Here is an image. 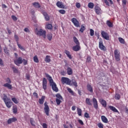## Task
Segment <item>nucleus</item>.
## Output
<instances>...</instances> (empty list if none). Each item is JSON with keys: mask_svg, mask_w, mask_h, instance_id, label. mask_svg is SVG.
I'll return each mask as SVG.
<instances>
[{"mask_svg": "<svg viewBox=\"0 0 128 128\" xmlns=\"http://www.w3.org/2000/svg\"><path fill=\"white\" fill-rule=\"evenodd\" d=\"M45 76L46 78H48V80L50 84V86H52V90H54V92H58V86H56V84L54 82V80H52V76H50L47 73H45Z\"/></svg>", "mask_w": 128, "mask_h": 128, "instance_id": "nucleus-1", "label": "nucleus"}, {"mask_svg": "<svg viewBox=\"0 0 128 128\" xmlns=\"http://www.w3.org/2000/svg\"><path fill=\"white\" fill-rule=\"evenodd\" d=\"M2 100H4L6 106L8 108H12V102L10 100V98L8 97V96L6 94H4V97L2 98Z\"/></svg>", "mask_w": 128, "mask_h": 128, "instance_id": "nucleus-2", "label": "nucleus"}, {"mask_svg": "<svg viewBox=\"0 0 128 128\" xmlns=\"http://www.w3.org/2000/svg\"><path fill=\"white\" fill-rule=\"evenodd\" d=\"M35 34L37 36H42L44 38H46V32L42 29L38 30V28H36Z\"/></svg>", "mask_w": 128, "mask_h": 128, "instance_id": "nucleus-3", "label": "nucleus"}, {"mask_svg": "<svg viewBox=\"0 0 128 128\" xmlns=\"http://www.w3.org/2000/svg\"><path fill=\"white\" fill-rule=\"evenodd\" d=\"M6 84H4L3 86L4 88H7L8 90H12V86L10 84H12V80H10V78H8L6 79Z\"/></svg>", "mask_w": 128, "mask_h": 128, "instance_id": "nucleus-4", "label": "nucleus"}, {"mask_svg": "<svg viewBox=\"0 0 128 128\" xmlns=\"http://www.w3.org/2000/svg\"><path fill=\"white\" fill-rule=\"evenodd\" d=\"M114 54L115 60L116 62H120V50L116 49L114 50Z\"/></svg>", "mask_w": 128, "mask_h": 128, "instance_id": "nucleus-5", "label": "nucleus"}, {"mask_svg": "<svg viewBox=\"0 0 128 128\" xmlns=\"http://www.w3.org/2000/svg\"><path fill=\"white\" fill-rule=\"evenodd\" d=\"M61 82L62 84H66L70 85V82H72V80H70L68 78L66 77H62L61 78Z\"/></svg>", "mask_w": 128, "mask_h": 128, "instance_id": "nucleus-6", "label": "nucleus"}, {"mask_svg": "<svg viewBox=\"0 0 128 128\" xmlns=\"http://www.w3.org/2000/svg\"><path fill=\"white\" fill-rule=\"evenodd\" d=\"M44 112L47 116H50V107L48 106V102H45L44 103Z\"/></svg>", "mask_w": 128, "mask_h": 128, "instance_id": "nucleus-7", "label": "nucleus"}, {"mask_svg": "<svg viewBox=\"0 0 128 128\" xmlns=\"http://www.w3.org/2000/svg\"><path fill=\"white\" fill-rule=\"evenodd\" d=\"M101 34L103 38H104V40H110V35L108 34V32L103 30L102 31Z\"/></svg>", "mask_w": 128, "mask_h": 128, "instance_id": "nucleus-8", "label": "nucleus"}, {"mask_svg": "<svg viewBox=\"0 0 128 128\" xmlns=\"http://www.w3.org/2000/svg\"><path fill=\"white\" fill-rule=\"evenodd\" d=\"M22 62H24V61L22 57H19L14 60V63L15 64H16V66H20V64H22Z\"/></svg>", "mask_w": 128, "mask_h": 128, "instance_id": "nucleus-9", "label": "nucleus"}, {"mask_svg": "<svg viewBox=\"0 0 128 128\" xmlns=\"http://www.w3.org/2000/svg\"><path fill=\"white\" fill-rule=\"evenodd\" d=\"M42 86L44 90H46V88H48V80H46V78H43Z\"/></svg>", "mask_w": 128, "mask_h": 128, "instance_id": "nucleus-10", "label": "nucleus"}, {"mask_svg": "<svg viewBox=\"0 0 128 128\" xmlns=\"http://www.w3.org/2000/svg\"><path fill=\"white\" fill-rule=\"evenodd\" d=\"M98 48L101 50H103V52H106V48L105 47V46L104 45V43L102 42V40H100L99 42Z\"/></svg>", "mask_w": 128, "mask_h": 128, "instance_id": "nucleus-11", "label": "nucleus"}, {"mask_svg": "<svg viewBox=\"0 0 128 128\" xmlns=\"http://www.w3.org/2000/svg\"><path fill=\"white\" fill-rule=\"evenodd\" d=\"M71 22H72V24H74V26L76 28H80V22L78 20H76V18H72L71 20Z\"/></svg>", "mask_w": 128, "mask_h": 128, "instance_id": "nucleus-12", "label": "nucleus"}, {"mask_svg": "<svg viewBox=\"0 0 128 128\" xmlns=\"http://www.w3.org/2000/svg\"><path fill=\"white\" fill-rule=\"evenodd\" d=\"M72 50L74 52H78V50H80V44H76V46H72Z\"/></svg>", "mask_w": 128, "mask_h": 128, "instance_id": "nucleus-13", "label": "nucleus"}, {"mask_svg": "<svg viewBox=\"0 0 128 128\" xmlns=\"http://www.w3.org/2000/svg\"><path fill=\"white\" fill-rule=\"evenodd\" d=\"M94 12L96 14H100V12H102V9L100 7L98 6H96L94 7Z\"/></svg>", "mask_w": 128, "mask_h": 128, "instance_id": "nucleus-14", "label": "nucleus"}, {"mask_svg": "<svg viewBox=\"0 0 128 128\" xmlns=\"http://www.w3.org/2000/svg\"><path fill=\"white\" fill-rule=\"evenodd\" d=\"M92 102L94 108L98 110V100H96V98H92Z\"/></svg>", "mask_w": 128, "mask_h": 128, "instance_id": "nucleus-15", "label": "nucleus"}, {"mask_svg": "<svg viewBox=\"0 0 128 128\" xmlns=\"http://www.w3.org/2000/svg\"><path fill=\"white\" fill-rule=\"evenodd\" d=\"M17 120L18 119L14 117L12 118H9L7 122L8 124H12V122H16Z\"/></svg>", "mask_w": 128, "mask_h": 128, "instance_id": "nucleus-16", "label": "nucleus"}, {"mask_svg": "<svg viewBox=\"0 0 128 128\" xmlns=\"http://www.w3.org/2000/svg\"><path fill=\"white\" fill-rule=\"evenodd\" d=\"M42 14L44 16V18L46 22H48V20H50V16H48V13L44 11H42Z\"/></svg>", "mask_w": 128, "mask_h": 128, "instance_id": "nucleus-17", "label": "nucleus"}, {"mask_svg": "<svg viewBox=\"0 0 128 128\" xmlns=\"http://www.w3.org/2000/svg\"><path fill=\"white\" fill-rule=\"evenodd\" d=\"M56 6L59 8H64V5L62 4V2L58 1L56 4Z\"/></svg>", "mask_w": 128, "mask_h": 128, "instance_id": "nucleus-18", "label": "nucleus"}, {"mask_svg": "<svg viewBox=\"0 0 128 128\" xmlns=\"http://www.w3.org/2000/svg\"><path fill=\"white\" fill-rule=\"evenodd\" d=\"M86 88L87 90H88V92H90L91 94H92V92H94V88H92V85H90V84H87Z\"/></svg>", "mask_w": 128, "mask_h": 128, "instance_id": "nucleus-19", "label": "nucleus"}, {"mask_svg": "<svg viewBox=\"0 0 128 128\" xmlns=\"http://www.w3.org/2000/svg\"><path fill=\"white\" fill-rule=\"evenodd\" d=\"M99 102L104 108H106V101L104 99H100Z\"/></svg>", "mask_w": 128, "mask_h": 128, "instance_id": "nucleus-20", "label": "nucleus"}, {"mask_svg": "<svg viewBox=\"0 0 128 128\" xmlns=\"http://www.w3.org/2000/svg\"><path fill=\"white\" fill-rule=\"evenodd\" d=\"M110 110H112V112H118V114H120V112L116 108V107L112 106H108Z\"/></svg>", "mask_w": 128, "mask_h": 128, "instance_id": "nucleus-21", "label": "nucleus"}, {"mask_svg": "<svg viewBox=\"0 0 128 128\" xmlns=\"http://www.w3.org/2000/svg\"><path fill=\"white\" fill-rule=\"evenodd\" d=\"M101 120L102 122H104V124H108V118L104 116H101Z\"/></svg>", "mask_w": 128, "mask_h": 128, "instance_id": "nucleus-22", "label": "nucleus"}, {"mask_svg": "<svg viewBox=\"0 0 128 128\" xmlns=\"http://www.w3.org/2000/svg\"><path fill=\"white\" fill-rule=\"evenodd\" d=\"M64 53L66 54L67 56L70 58V60H72V54H70V52L68 50H65Z\"/></svg>", "mask_w": 128, "mask_h": 128, "instance_id": "nucleus-23", "label": "nucleus"}, {"mask_svg": "<svg viewBox=\"0 0 128 128\" xmlns=\"http://www.w3.org/2000/svg\"><path fill=\"white\" fill-rule=\"evenodd\" d=\"M32 6H34V8H40L41 6L38 2H34L32 3Z\"/></svg>", "mask_w": 128, "mask_h": 128, "instance_id": "nucleus-24", "label": "nucleus"}, {"mask_svg": "<svg viewBox=\"0 0 128 128\" xmlns=\"http://www.w3.org/2000/svg\"><path fill=\"white\" fill-rule=\"evenodd\" d=\"M46 99V96H42L41 98L39 99L38 102L40 104H42L44 102V100Z\"/></svg>", "mask_w": 128, "mask_h": 128, "instance_id": "nucleus-25", "label": "nucleus"}, {"mask_svg": "<svg viewBox=\"0 0 128 128\" xmlns=\"http://www.w3.org/2000/svg\"><path fill=\"white\" fill-rule=\"evenodd\" d=\"M12 100L14 102V104H18L20 102V100L16 98H12Z\"/></svg>", "mask_w": 128, "mask_h": 128, "instance_id": "nucleus-26", "label": "nucleus"}, {"mask_svg": "<svg viewBox=\"0 0 128 128\" xmlns=\"http://www.w3.org/2000/svg\"><path fill=\"white\" fill-rule=\"evenodd\" d=\"M86 104H88V106H92V100H90V98H86Z\"/></svg>", "mask_w": 128, "mask_h": 128, "instance_id": "nucleus-27", "label": "nucleus"}, {"mask_svg": "<svg viewBox=\"0 0 128 128\" xmlns=\"http://www.w3.org/2000/svg\"><path fill=\"white\" fill-rule=\"evenodd\" d=\"M67 74L68 76H72V69L68 67L67 68Z\"/></svg>", "mask_w": 128, "mask_h": 128, "instance_id": "nucleus-28", "label": "nucleus"}, {"mask_svg": "<svg viewBox=\"0 0 128 128\" xmlns=\"http://www.w3.org/2000/svg\"><path fill=\"white\" fill-rule=\"evenodd\" d=\"M44 61L46 62H50V56L48 55L46 56Z\"/></svg>", "mask_w": 128, "mask_h": 128, "instance_id": "nucleus-29", "label": "nucleus"}, {"mask_svg": "<svg viewBox=\"0 0 128 128\" xmlns=\"http://www.w3.org/2000/svg\"><path fill=\"white\" fill-rule=\"evenodd\" d=\"M73 40L76 44H80V41H78V38H76V36L73 37Z\"/></svg>", "mask_w": 128, "mask_h": 128, "instance_id": "nucleus-30", "label": "nucleus"}, {"mask_svg": "<svg viewBox=\"0 0 128 128\" xmlns=\"http://www.w3.org/2000/svg\"><path fill=\"white\" fill-rule=\"evenodd\" d=\"M106 24L109 28H112V26H114V24L110 20L106 21Z\"/></svg>", "mask_w": 128, "mask_h": 128, "instance_id": "nucleus-31", "label": "nucleus"}, {"mask_svg": "<svg viewBox=\"0 0 128 128\" xmlns=\"http://www.w3.org/2000/svg\"><path fill=\"white\" fill-rule=\"evenodd\" d=\"M77 112H78V116H82V109H80V108H77Z\"/></svg>", "mask_w": 128, "mask_h": 128, "instance_id": "nucleus-32", "label": "nucleus"}, {"mask_svg": "<svg viewBox=\"0 0 128 128\" xmlns=\"http://www.w3.org/2000/svg\"><path fill=\"white\" fill-rule=\"evenodd\" d=\"M94 4L92 2H89L88 4V8H94Z\"/></svg>", "mask_w": 128, "mask_h": 128, "instance_id": "nucleus-33", "label": "nucleus"}, {"mask_svg": "<svg viewBox=\"0 0 128 128\" xmlns=\"http://www.w3.org/2000/svg\"><path fill=\"white\" fill-rule=\"evenodd\" d=\"M114 98H115V100H120V94L118 93L116 94L115 96H114Z\"/></svg>", "mask_w": 128, "mask_h": 128, "instance_id": "nucleus-34", "label": "nucleus"}, {"mask_svg": "<svg viewBox=\"0 0 128 128\" xmlns=\"http://www.w3.org/2000/svg\"><path fill=\"white\" fill-rule=\"evenodd\" d=\"M46 26L48 30H52V25L51 24H47Z\"/></svg>", "mask_w": 128, "mask_h": 128, "instance_id": "nucleus-35", "label": "nucleus"}, {"mask_svg": "<svg viewBox=\"0 0 128 128\" xmlns=\"http://www.w3.org/2000/svg\"><path fill=\"white\" fill-rule=\"evenodd\" d=\"M71 82H72V84L73 86H76H76H78V83L76 82V80L73 79L72 80Z\"/></svg>", "mask_w": 128, "mask_h": 128, "instance_id": "nucleus-36", "label": "nucleus"}, {"mask_svg": "<svg viewBox=\"0 0 128 128\" xmlns=\"http://www.w3.org/2000/svg\"><path fill=\"white\" fill-rule=\"evenodd\" d=\"M12 112L14 114H16V112H18V108L16 106H13Z\"/></svg>", "mask_w": 128, "mask_h": 128, "instance_id": "nucleus-37", "label": "nucleus"}, {"mask_svg": "<svg viewBox=\"0 0 128 128\" xmlns=\"http://www.w3.org/2000/svg\"><path fill=\"white\" fill-rule=\"evenodd\" d=\"M47 38H48V40H52V34H48Z\"/></svg>", "mask_w": 128, "mask_h": 128, "instance_id": "nucleus-38", "label": "nucleus"}, {"mask_svg": "<svg viewBox=\"0 0 128 128\" xmlns=\"http://www.w3.org/2000/svg\"><path fill=\"white\" fill-rule=\"evenodd\" d=\"M118 40L120 44H124V40L122 38H118Z\"/></svg>", "mask_w": 128, "mask_h": 128, "instance_id": "nucleus-39", "label": "nucleus"}, {"mask_svg": "<svg viewBox=\"0 0 128 128\" xmlns=\"http://www.w3.org/2000/svg\"><path fill=\"white\" fill-rule=\"evenodd\" d=\"M17 45L18 48H20V50H26L24 49V46H22V45H20V44L17 43Z\"/></svg>", "mask_w": 128, "mask_h": 128, "instance_id": "nucleus-40", "label": "nucleus"}, {"mask_svg": "<svg viewBox=\"0 0 128 128\" xmlns=\"http://www.w3.org/2000/svg\"><path fill=\"white\" fill-rule=\"evenodd\" d=\"M56 98H58V100H63L62 96V95H60V94H56Z\"/></svg>", "mask_w": 128, "mask_h": 128, "instance_id": "nucleus-41", "label": "nucleus"}, {"mask_svg": "<svg viewBox=\"0 0 128 128\" xmlns=\"http://www.w3.org/2000/svg\"><path fill=\"white\" fill-rule=\"evenodd\" d=\"M84 30H86V27H84V26H82L80 30V32H84Z\"/></svg>", "mask_w": 128, "mask_h": 128, "instance_id": "nucleus-42", "label": "nucleus"}, {"mask_svg": "<svg viewBox=\"0 0 128 128\" xmlns=\"http://www.w3.org/2000/svg\"><path fill=\"white\" fill-rule=\"evenodd\" d=\"M56 104H58V106H60V103L62 102V100L56 98Z\"/></svg>", "mask_w": 128, "mask_h": 128, "instance_id": "nucleus-43", "label": "nucleus"}, {"mask_svg": "<svg viewBox=\"0 0 128 128\" xmlns=\"http://www.w3.org/2000/svg\"><path fill=\"white\" fill-rule=\"evenodd\" d=\"M12 69L13 70L14 72V74H18V70L16 69V67L12 66Z\"/></svg>", "mask_w": 128, "mask_h": 128, "instance_id": "nucleus-44", "label": "nucleus"}, {"mask_svg": "<svg viewBox=\"0 0 128 128\" xmlns=\"http://www.w3.org/2000/svg\"><path fill=\"white\" fill-rule=\"evenodd\" d=\"M34 62H38V58L37 56H35L34 57Z\"/></svg>", "mask_w": 128, "mask_h": 128, "instance_id": "nucleus-45", "label": "nucleus"}, {"mask_svg": "<svg viewBox=\"0 0 128 128\" xmlns=\"http://www.w3.org/2000/svg\"><path fill=\"white\" fill-rule=\"evenodd\" d=\"M90 36H94V31L92 29H90Z\"/></svg>", "mask_w": 128, "mask_h": 128, "instance_id": "nucleus-46", "label": "nucleus"}, {"mask_svg": "<svg viewBox=\"0 0 128 128\" xmlns=\"http://www.w3.org/2000/svg\"><path fill=\"white\" fill-rule=\"evenodd\" d=\"M67 90H68V92L71 94H72V96H74V91H72V90L70 89V88H68Z\"/></svg>", "mask_w": 128, "mask_h": 128, "instance_id": "nucleus-47", "label": "nucleus"}, {"mask_svg": "<svg viewBox=\"0 0 128 128\" xmlns=\"http://www.w3.org/2000/svg\"><path fill=\"white\" fill-rule=\"evenodd\" d=\"M14 38L16 40V44H18V40H19L18 36V35L16 34H14Z\"/></svg>", "mask_w": 128, "mask_h": 128, "instance_id": "nucleus-48", "label": "nucleus"}, {"mask_svg": "<svg viewBox=\"0 0 128 128\" xmlns=\"http://www.w3.org/2000/svg\"><path fill=\"white\" fill-rule=\"evenodd\" d=\"M103 2L106 4V6H110V2H108V0H102Z\"/></svg>", "mask_w": 128, "mask_h": 128, "instance_id": "nucleus-49", "label": "nucleus"}, {"mask_svg": "<svg viewBox=\"0 0 128 128\" xmlns=\"http://www.w3.org/2000/svg\"><path fill=\"white\" fill-rule=\"evenodd\" d=\"M58 12L60 14H66V10H59Z\"/></svg>", "mask_w": 128, "mask_h": 128, "instance_id": "nucleus-50", "label": "nucleus"}, {"mask_svg": "<svg viewBox=\"0 0 128 128\" xmlns=\"http://www.w3.org/2000/svg\"><path fill=\"white\" fill-rule=\"evenodd\" d=\"M30 122L32 126H34V118H30Z\"/></svg>", "mask_w": 128, "mask_h": 128, "instance_id": "nucleus-51", "label": "nucleus"}, {"mask_svg": "<svg viewBox=\"0 0 128 128\" xmlns=\"http://www.w3.org/2000/svg\"><path fill=\"white\" fill-rule=\"evenodd\" d=\"M11 18L12 20H14V22H16V20H18V18H16V16H15L12 15Z\"/></svg>", "mask_w": 128, "mask_h": 128, "instance_id": "nucleus-52", "label": "nucleus"}, {"mask_svg": "<svg viewBox=\"0 0 128 128\" xmlns=\"http://www.w3.org/2000/svg\"><path fill=\"white\" fill-rule=\"evenodd\" d=\"M84 116L85 118H90V114H88V112L84 113Z\"/></svg>", "mask_w": 128, "mask_h": 128, "instance_id": "nucleus-53", "label": "nucleus"}, {"mask_svg": "<svg viewBox=\"0 0 128 128\" xmlns=\"http://www.w3.org/2000/svg\"><path fill=\"white\" fill-rule=\"evenodd\" d=\"M98 126L99 128H104V124H102V123H98Z\"/></svg>", "mask_w": 128, "mask_h": 128, "instance_id": "nucleus-54", "label": "nucleus"}, {"mask_svg": "<svg viewBox=\"0 0 128 128\" xmlns=\"http://www.w3.org/2000/svg\"><path fill=\"white\" fill-rule=\"evenodd\" d=\"M76 6L77 8H80V2H76Z\"/></svg>", "mask_w": 128, "mask_h": 128, "instance_id": "nucleus-55", "label": "nucleus"}, {"mask_svg": "<svg viewBox=\"0 0 128 128\" xmlns=\"http://www.w3.org/2000/svg\"><path fill=\"white\" fill-rule=\"evenodd\" d=\"M90 60H91L90 56H88L86 60V62H91Z\"/></svg>", "mask_w": 128, "mask_h": 128, "instance_id": "nucleus-56", "label": "nucleus"}, {"mask_svg": "<svg viewBox=\"0 0 128 128\" xmlns=\"http://www.w3.org/2000/svg\"><path fill=\"white\" fill-rule=\"evenodd\" d=\"M23 63H24V66H26V64H28V60L24 59L23 60Z\"/></svg>", "mask_w": 128, "mask_h": 128, "instance_id": "nucleus-57", "label": "nucleus"}, {"mask_svg": "<svg viewBox=\"0 0 128 128\" xmlns=\"http://www.w3.org/2000/svg\"><path fill=\"white\" fill-rule=\"evenodd\" d=\"M33 96H34L36 98H38V93H36V92L33 93Z\"/></svg>", "mask_w": 128, "mask_h": 128, "instance_id": "nucleus-58", "label": "nucleus"}, {"mask_svg": "<svg viewBox=\"0 0 128 128\" xmlns=\"http://www.w3.org/2000/svg\"><path fill=\"white\" fill-rule=\"evenodd\" d=\"M42 126L43 128H48V124L46 123H43L42 124Z\"/></svg>", "mask_w": 128, "mask_h": 128, "instance_id": "nucleus-59", "label": "nucleus"}, {"mask_svg": "<svg viewBox=\"0 0 128 128\" xmlns=\"http://www.w3.org/2000/svg\"><path fill=\"white\" fill-rule=\"evenodd\" d=\"M8 52L9 50H8V48H4V52H5V54H8Z\"/></svg>", "mask_w": 128, "mask_h": 128, "instance_id": "nucleus-60", "label": "nucleus"}, {"mask_svg": "<svg viewBox=\"0 0 128 128\" xmlns=\"http://www.w3.org/2000/svg\"><path fill=\"white\" fill-rule=\"evenodd\" d=\"M78 122L79 124H82V126H84V122H82V120H78Z\"/></svg>", "mask_w": 128, "mask_h": 128, "instance_id": "nucleus-61", "label": "nucleus"}, {"mask_svg": "<svg viewBox=\"0 0 128 128\" xmlns=\"http://www.w3.org/2000/svg\"><path fill=\"white\" fill-rule=\"evenodd\" d=\"M60 74L61 76H66V72L64 71H62V72H60Z\"/></svg>", "mask_w": 128, "mask_h": 128, "instance_id": "nucleus-62", "label": "nucleus"}, {"mask_svg": "<svg viewBox=\"0 0 128 128\" xmlns=\"http://www.w3.org/2000/svg\"><path fill=\"white\" fill-rule=\"evenodd\" d=\"M0 66H4V62L2 61V59L0 58Z\"/></svg>", "mask_w": 128, "mask_h": 128, "instance_id": "nucleus-63", "label": "nucleus"}, {"mask_svg": "<svg viewBox=\"0 0 128 128\" xmlns=\"http://www.w3.org/2000/svg\"><path fill=\"white\" fill-rule=\"evenodd\" d=\"M26 80H30V76L29 74H26Z\"/></svg>", "mask_w": 128, "mask_h": 128, "instance_id": "nucleus-64", "label": "nucleus"}]
</instances>
